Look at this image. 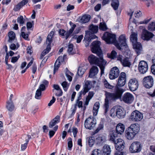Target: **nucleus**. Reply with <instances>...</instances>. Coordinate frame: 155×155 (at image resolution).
Instances as JSON below:
<instances>
[{"label": "nucleus", "instance_id": "1", "mask_svg": "<svg viewBox=\"0 0 155 155\" xmlns=\"http://www.w3.org/2000/svg\"><path fill=\"white\" fill-rule=\"evenodd\" d=\"M100 44L101 42L99 41H94L92 44L91 48L92 52L93 53L96 54L100 58H98L94 55L91 54L88 56V59L91 64L97 65L99 67L102 75L104 73V71L107 61L103 58L102 54L100 48Z\"/></svg>", "mask_w": 155, "mask_h": 155}, {"label": "nucleus", "instance_id": "2", "mask_svg": "<svg viewBox=\"0 0 155 155\" xmlns=\"http://www.w3.org/2000/svg\"><path fill=\"white\" fill-rule=\"evenodd\" d=\"M114 92L110 93L105 91V98L104 108V114H106L109 110V102H111L115 101L117 100L120 98L123 92V90L116 87L114 88Z\"/></svg>", "mask_w": 155, "mask_h": 155}, {"label": "nucleus", "instance_id": "3", "mask_svg": "<svg viewBox=\"0 0 155 155\" xmlns=\"http://www.w3.org/2000/svg\"><path fill=\"white\" fill-rule=\"evenodd\" d=\"M102 38L107 44L113 43L117 49L120 50H121V48L118 43L116 41L115 35L106 32L104 34Z\"/></svg>", "mask_w": 155, "mask_h": 155}, {"label": "nucleus", "instance_id": "4", "mask_svg": "<svg viewBox=\"0 0 155 155\" xmlns=\"http://www.w3.org/2000/svg\"><path fill=\"white\" fill-rule=\"evenodd\" d=\"M96 124V121L95 118L90 117L85 120L84 127L87 129L91 130L95 127Z\"/></svg>", "mask_w": 155, "mask_h": 155}, {"label": "nucleus", "instance_id": "5", "mask_svg": "<svg viewBox=\"0 0 155 155\" xmlns=\"http://www.w3.org/2000/svg\"><path fill=\"white\" fill-rule=\"evenodd\" d=\"M143 114L138 110H135L131 114L130 119L133 121L137 122L140 121L143 118Z\"/></svg>", "mask_w": 155, "mask_h": 155}, {"label": "nucleus", "instance_id": "6", "mask_svg": "<svg viewBox=\"0 0 155 155\" xmlns=\"http://www.w3.org/2000/svg\"><path fill=\"white\" fill-rule=\"evenodd\" d=\"M128 84L129 88L130 91H135L138 88L139 85L138 81L135 78L130 79L129 81Z\"/></svg>", "mask_w": 155, "mask_h": 155}, {"label": "nucleus", "instance_id": "7", "mask_svg": "<svg viewBox=\"0 0 155 155\" xmlns=\"http://www.w3.org/2000/svg\"><path fill=\"white\" fill-rule=\"evenodd\" d=\"M141 143L139 142L136 141L133 142L131 144L129 150L131 153H137L141 151Z\"/></svg>", "mask_w": 155, "mask_h": 155}, {"label": "nucleus", "instance_id": "8", "mask_svg": "<svg viewBox=\"0 0 155 155\" xmlns=\"http://www.w3.org/2000/svg\"><path fill=\"white\" fill-rule=\"evenodd\" d=\"M153 79L151 76L145 77L143 80V84L146 88H149L152 87L153 85Z\"/></svg>", "mask_w": 155, "mask_h": 155}, {"label": "nucleus", "instance_id": "9", "mask_svg": "<svg viewBox=\"0 0 155 155\" xmlns=\"http://www.w3.org/2000/svg\"><path fill=\"white\" fill-rule=\"evenodd\" d=\"M122 55H119L117 57V60L120 62L121 64L124 67L130 68L131 65V60L127 57L122 58Z\"/></svg>", "mask_w": 155, "mask_h": 155}, {"label": "nucleus", "instance_id": "10", "mask_svg": "<svg viewBox=\"0 0 155 155\" xmlns=\"http://www.w3.org/2000/svg\"><path fill=\"white\" fill-rule=\"evenodd\" d=\"M138 69L140 73L144 74L147 71L148 65L147 62L144 61H140L138 64Z\"/></svg>", "mask_w": 155, "mask_h": 155}, {"label": "nucleus", "instance_id": "11", "mask_svg": "<svg viewBox=\"0 0 155 155\" xmlns=\"http://www.w3.org/2000/svg\"><path fill=\"white\" fill-rule=\"evenodd\" d=\"M119 73L120 71L117 67H113L111 69L109 72V78L111 80H113L117 78L119 76Z\"/></svg>", "mask_w": 155, "mask_h": 155}, {"label": "nucleus", "instance_id": "12", "mask_svg": "<svg viewBox=\"0 0 155 155\" xmlns=\"http://www.w3.org/2000/svg\"><path fill=\"white\" fill-rule=\"evenodd\" d=\"M122 100L125 103L130 104L133 101L134 97L133 95L131 93L127 92L124 94L122 97Z\"/></svg>", "mask_w": 155, "mask_h": 155}, {"label": "nucleus", "instance_id": "13", "mask_svg": "<svg viewBox=\"0 0 155 155\" xmlns=\"http://www.w3.org/2000/svg\"><path fill=\"white\" fill-rule=\"evenodd\" d=\"M114 143L115 144V148L117 151H122L124 148L125 143L122 139H117Z\"/></svg>", "mask_w": 155, "mask_h": 155}, {"label": "nucleus", "instance_id": "14", "mask_svg": "<svg viewBox=\"0 0 155 155\" xmlns=\"http://www.w3.org/2000/svg\"><path fill=\"white\" fill-rule=\"evenodd\" d=\"M154 36L153 33L146 29H144L143 30L141 38L144 40L148 41L152 38Z\"/></svg>", "mask_w": 155, "mask_h": 155}, {"label": "nucleus", "instance_id": "15", "mask_svg": "<svg viewBox=\"0 0 155 155\" xmlns=\"http://www.w3.org/2000/svg\"><path fill=\"white\" fill-rule=\"evenodd\" d=\"M126 76L125 72H122L120 75L117 84L120 87H122L125 85L126 81Z\"/></svg>", "mask_w": 155, "mask_h": 155}, {"label": "nucleus", "instance_id": "16", "mask_svg": "<svg viewBox=\"0 0 155 155\" xmlns=\"http://www.w3.org/2000/svg\"><path fill=\"white\" fill-rule=\"evenodd\" d=\"M116 116L120 119L124 118L125 115V112L120 106H117Z\"/></svg>", "mask_w": 155, "mask_h": 155}, {"label": "nucleus", "instance_id": "17", "mask_svg": "<svg viewBox=\"0 0 155 155\" xmlns=\"http://www.w3.org/2000/svg\"><path fill=\"white\" fill-rule=\"evenodd\" d=\"M99 71L98 68L96 66H93L90 70L89 77L92 78L96 75Z\"/></svg>", "mask_w": 155, "mask_h": 155}, {"label": "nucleus", "instance_id": "18", "mask_svg": "<svg viewBox=\"0 0 155 155\" xmlns=\"http://www.w3.org/2000/svg\"><path fill=\"white\" fill-rule=\"evenodd\" d=\"M128 129L137 134L140 130L139 126L137 124H132L128 127Z\"/></svg>", "mask_w": 155, "mask_h": 155}, {"label": "nucleus", "instance_id": "19", "mask_svg": "<svg viewBox=\"0 0 155 155\" xmlns=\"http://www.w3.org/2000/svg\"><path fill=\"white\" fill-rule=\"evenodd\" d=\"M125 129L124 125L121 123H119L116 126V133L118 134H121L123 133Z\"/></svg>", "mask_w": 155, "mask_h": 155}, {"label": "nucleus", "instance_id": "20", "mask_svg": "<svg viewBox=\"0 0 155 155\" xmlns=\"http://www.w3.org/2000/svg\"><path fill=\"white\" fill-rule=\"evenodd\" d=\"M111 152L110 146L107 145H105L102 150V155H110Z\"/></svg>", "mask_w": 155, "mask_h": 155}, {"label": "nucleus", "instance_id": "21", "mask_svg": "<svg viewBox=\"0 0 155 155\" xmlns=\"http://www.w3.org/2000/svg\"><path fill=\"white\" fill-rule=\"evenodd\" d=\"M133 48L135 49V51L137 54H139L141 51L142 47L140 43L137 42L135 43L132 44Z\"/></svg>", "mask_w": 155, "mask_h": 155}, {"label": "nucleus", "instance_id": "22", "mask_svg": "<svg viewBox=\"0 0 155 155\" xmlns=\"http://www.w3.org/2000/svg\"><path fill=\"white\" fill-rule=\"evenodd\" d=\"M60 121V116H57L54 119L51 120L49 124V126L50 128H52L56 124Z\"/></svg>", "mask_w": 155, "mask_h": 155}, {"label": "nucleus", "instance_id": "23", "mask_svg": "<svg viewBox=\"0 0 155 155\" xmlns=\"http://www.w3.org/2000/svg\"><path fill=\"white\" fill-rule=\"evenodd\" d=\"M119 43H118L120 48L121 47L125 46L127 45L126 38L124 35H121L119 38Z\"/></svg>", "mask_w": 155, "mask_h": 155}, {"label": "nucleus", "instance_id": "24", "mask_svg": "<svg viewBox=\"0 0 155 155\" xmlns=\"http://www.w3.org/2000/svg\"><path fill=\"white\" fill-rule=\"evenodd\" d=\"M136 134L127 129L126 133V137L128 139L131 140L134 138Z\"/></svg>", "mask_w": 155, "mask_h": 155}, {"label": "nucleus", "instance_id": "25", "mask_svg": "<svg viewBox=\"0 0 155 155\" xmlns=\"http://www.w3.org/2000/svg\"><path fill=\"white\" fill-rule=\"evenodd\" d=\"M54 33V32L53 31H51L50 32L47 38L46 44L47 45H49L51 47V45L52 41V38L53 36Z\"/></svg>", "mask_w": 155, "mask_h": 155}, {"label": "nucleus", "instance_id": "26", "mask_svg": "<svg viewBox=\"0 0 155 155\" xmlns=\"http://www.w3.org/2000/svg\"><path fill=\"white\" fill-rule=\"evenodd\" d=\"M6 103V107L8 110L10 112L13 111L14 109L15 106L13 102H10L9 101H8Z\"/></svg>", "mask_w": 155, "mask_h": 155}, {"label": "nucleus", "instance_id": "27", "mask_svg": "<svg viewBox=\"0 0 155 155\" xmlns=\"http://www.w3.org/2000/svg\"><path fill=\"white\" fill-rule=\"evenodd\" d=\"M99 107L100 104L99 102H97L95 103L93 110V113L94 116H96L97 115Z\"/></svg>", "mask_w": 155, "mask_h": 155}, {"label": "nucleus", "instance_id": "28", "mask_svg": "<svg viewBox=\"0 0 155 155\" xmlns=\"http://www.w3.org/2000/svg\"><path fill=\"white\" fill-rule=\"evenodd\" d=\"M117 133L114 131H111L110 133V135L109 136L110 137V139L113 143L116 141L115 140L117 137Z\"/></svg>", "mask_w": 155, "mask_h": 155}, {"label": "nucleus", "instance_id": "29", "mask_svg": "<svg viewBox=\"0 0 155 155\" xmlns=\"http://www.w3.org/2000/svg\"><path fill=\"white\" fill-rule=\"evenodd\" d=\"M89 15H85L83 16L80 20V22L82 23H85L89 21L90 18Z\"/></svg>", "mask_w": 155, "mask_h": 155}, {"label": "nucleus", "instance_id": "30", "mask_svg": "<svg viewBox=\"0 0 155 155\" xmlns=\"http://www.w3.org/2000/svg\"><path fill=\"white\" fill-rule=\"evenodd\" d=\"M98 26L91 25L89 27L90 31L92 33H96L98 31Z\"/></svg>", "mask_w": 155, "mask_h": 155}, {"label": "nucleus", "instance_id": "31", "mask_svg": "<svg viewBox=\"0 0 155 155\" xmlns=\"http://www.w3.org/2000/svg\"><path fill=\"white\" fill-rule=\"evenodd\" d=\"M137 33L133 32L130 36V40L132 43H135L137 41Z\"/></svg>", "mask_w": 155, "mask_h": 155}, {"label": "nucleus", "instance_id": "32", "mask_svg": "<svg viewBox=\"0 0 155 155\" xmlns=\"http://www.w3.org/2000/svg\"><path fill=\"white\" fill-rule=\"evenodd\" d=\"M119 5V0H112L111 5L114 9L116 10L118 9Z\"/></svg>", "mask_w": 155, "mask_h": 155}, {"label": "nucleus", "instance_id": "33", "mask_svg": "<svg viewBox=\"0 0 155 155\" xmlns=\"http://www.w3.org/2000/svg\"><path fill=\"white\" fill-rule=\"evenodd\" d=\"M94 93L92 91H90L88 93L87 96L86 97L85 101L84 104L86 105L88 104L90 100L94 96Z\"/></svg>", "mask_w": 155, "mask_h": 155}, {"label": "nucleus", "instance_id": "34", "mask_svg": "<svg viewBox=\"0 0 155 155\" xmlns=\"http://www.w3.org/2000/svg\"><path fill=\"white\" fill-rule=\"evenodd\" d=\"M8 36L9 38L8 42H9L12 43L15 39V34L13 31H10L8 33Z\"/></svg>", "mask_w": 155, "mask_h": 155}, {"label": "nucleus", "instance_id": "35", "mask_svg": "<svg viewBox=\"0 0 155 155\" xmlns=\"http://www.w3.org/2000/svg\"><path fill=\"white\" fill-rule=\"evenodd\" d=\"M84 83L85 84L84 85L83 88L89 91L92 87L91 82L88 80H85Z\"/></svg>", "mask_w": 155, "mask_h": 155}, {"label": "nucleus", "instance_id": "36", "mask_svg": "<svg viewBox=\"0 0 155 155\" xmlns=\"http://www.w3.org/2000/svg\"><path fill=\"white\" fill-rule=\"evenodd\" d=\"M66 69L67 70V71L65 73L66 76L68 80L69 81H71L72 79V77L74 76V74L69 71L67 68H66Z\"/></svg>", "mask_w": 155, "mask_h": 155}, {"label": "nucleus", "instance_id": "37", "mask_svg": "<svg viewBox=\"0 0 155 155\" xmlns=\"http://www.w3.org/2000/svg\"><path fill=\"white\" fill-rule=\"evenodd\" d=\"M86 71V69L84 66L79 67L78 69L77 74L79 76L81 77Z\"/></svg>", "mask_w": 155, "mask_h": 155}, {"label": "nucleus", "instance_id": "38", "mask_svg": "<svg viewBox=\"0 0 155 155\" xmlns=\"http://www.w3.org/2000/svg\"><path fill=\"white\" fill-rule=\"evenodd\" d=\"M96 140L99 143H103L106 140V137L104 135H100L96 139Z\"/></svg>", "mask_w": 155, "mask_h": 155}, {"label": "nucleus", "instance_id": "39", "mask_svg": "<svg viewBox=\"0 0 155 155\" xmlns=\"http://www.w3.org/2000/svg\"><path fill=\"white\" fill-rule=\"evenodd\" d=\"M117 106H115L112 108L110 110V115L112 117L116 116Z\"/></svg>", "mask_w": 155, "mask_h": 155}, {"label": "nucleus", "instance_id": "40", "mask_svg": "<svg viewBox=\"0 0 155 155\" xmlns=\"http://www.w3.org/2000/svg\"><path fill=\"white\" fill-rule=\"evenodd\" d=\"M147 29L150 31H155V21L149 23L147 27Z\"/></svg>", "mask_w": 155, "mask_h": 155}, {"label": "nucleus", "instance_id": "41", "mask_svg": "<svg viewBox=\"0 0 155 155\" xmlns=\"http://www.w3.org/2000/svg\"><path fill=\"white\" fill-rule=\"evenodd\" d=\"M51 49V47H50L49 45H47L46 49H45L41 54V59L45 55L49 52Z\"/></svg>", "mask_w": 155, "mask_h": 155}, {"label": "nucleus", "instance_id": "42", "mask_svg": "<svg viewBox=\"0 0 155 155\" xmlns=\"http://www.w3.org/2000/svg\"><path fill=\"white\" fill-rule=\"evenodd\" d=\"M28 139L25 140L26 143L24 144H22L21 145V150H25L27 147V145L28 143L29 140L31 138V137L30 135H28Z\"/></svg>", "mask_w": 155, "mask_h": 155}, {"label": "nucleus", "instance_id": "43", "mask_svg": "<svg viewBox=\"0 0 155 155\" xmlns=\"http://www.w3.org/2000/svg\"><path fill=\"white\" fill-rule=\"evenodd\" d=\"M25 20L22 16L21 15L18 17L17 19V21L19 23L20 26H23L25 23Z\"/></svg>", "mask_w": 155, "mask_h": 155}, {"label": "nucleus", "instance_id": "44", "mask_svg": "<svg viewBox=\"0 0 155 155\" xmlns=\"http://www.w3.org/2000/svg\"><path fill=\"white\" fill-rule=\"evenodd\" d=\"M61 85L64 91H67L69 86L70 84L67 82L64 81L61 83Z\"/></svg>", "mask_w": 155, "mask_h": 155}, {"label": "nucleus", "instance_id": "45", "mask_svg": "<svg viewBox=\"0 0 155 155\" xmlns=\"http://www.w3.org/2000/svg\"><path fill=\"white\" fill-rule=\"evenodd\" d=\"M15 44L12 43L10 45V48L12 50L18 49L20 46L19 44L17 42H15Z\"/></svg>", "mask_w": 155, "mask_h": 155}, {"label": "nucleus", "instance_id": "46", "mask_svg": "<svg viewBox=\"0 0 155 155\" xmlns=\"http://www.w3.org/2000/svg\"><path fill=\"white\" fill-rule=\"evenodd\" d=\"M103 83L105 87L106 88L110 89H112L114 87V86L110 85L106 80L104 79L103 81Z\"/></svg>", "mask_w": 155, "mask_h": 155}, {"label": "nucleus", "instance_id": "47", "mask_svg": "<svg viewBox=\"0 0 155 155\" xmlns=\"http://www.w3.org/2000/svg\"><path fill=\"white\" fill-rule=\"evenodd\" d=\"M41 91L39 90V89H38L36 91L35 97L36 99H41Z\"/></svg>", "mask_w": 155, "mask_h": 155}, {"label": "nucleus", "instance_id": "48", "mask_svg": "<svg viewBox=\"0 0 155 155\" xmlns=\"http://www.w3.org/2000/svg\"><path fill=\"white\" fill-rule=\"evenodd\" d=\"M61 64V63H59V62H58V61H55L54 66V74L55 72L58 70Z\"/></svg>", "mask_w": 155, "mask_h": 155}, {"label": "nucleus", "instance_id": "49", "mask_svg": "<svg viewBox=\"0 0 155 155\" xmlns=\"http://www.w3.org/2000/svg\"><path fill=\"white\" fill-rule=\"evenodd\" d=\"M99 29L103 31H106L107 29V26L105 23L101 22L99 25Z\"/></svg>", "mask_w": 155, "mask_h": 155}, {"label": "nucleus", "instance_id": "50", "mask_svg": "<svg viewBox=\"0 0 155 155\" xmlns=\"http://www.w3.org/2000/svg\"><path fill=\"white\" fill-rule=\"evenodd\" d=\"M73 49V45L71 44L68 45V52L70 54H72L73 53L72 52V51Z\"/></svg>", "mask_w": 155, "mask_h": 155}, {"label": "nucleus", "instance_id": "51", "mask_svg": "<svg viewBox=\"0 0 155 155\" xmlns=\"http://www.w3.org/2000/svg\"><path fill=\"white\" fill-rule=\"evenodd\" d=\"M68 150H71L73 146L72 139L71 137H69L68 139Z\"/></svg>", "mask_w": 155, "mask_h": 155}, {"label": "nucleus", "instance_id": "52", "mask_svg": "<svg viewBox=\"0 0 155 155\" xmlns=\"http://www.w3.org/2000/svg\"><path fill=\"white\" fill-rule=\"evenodd\" d=\"M88 143L90 147H92L94 143V140L92 137L89 138L88 140Z\"/></svg>", "mask_w": 155, "mask_h": 155}, {"label": "nucleus", "instance_id": "53", "mask_svg": "<svg viewBox=\"0 0 155 155\" xmlns=\"http://www.w3.org/2000/svg\"><path fill=\"white\" fill-rule=\"evenodd\" d=\"M100 150L97 149H95L92 151L91 155H101Z\"/></svg>", "mask_w": 155, "mask_h": 155}, {"label": "nucleus", "instance_id": "54", "mask_svg": "<svg viewBox=\"0 0 155 155\" xmlns=\"http://www.w3.org/2000/svg\"><path fill=\"white\" fill-rule=\"evenodd\" d=\"M116 54V52L114 51H113L111 52V54L109 55H108V56L109 58L112 59H114L115 58Z\"/></svg>", "mask_w": 155, "mask_h": 155}, {"label": "nucleus", "instance_id": "55", "mask_svg": "<svg viewBox=\"0 0 155 155\" xmlns=\"http://www.w3.org/2000/svg\"><path fill=\"white\" fill-rule=\"evenodd\" d=\"M83 35H81L78 37L77 36H75L74 37V38L77 39V42L79 43L81 42V40H82L83 38Z\"/></svg>", "mask_w": 155, "mask_h": 155}, {"label": "nucleus", "instance_id": "56", "mask_svg": "<svg viewBox=\"0 0 155 155\" xmlns=\"http://www.w3.org/2000/svg\"><path fill=\"white\" fill-rule=\"evenodd\" d=\"M83 104V102L81 101H76V104H75L74 107H77V106H78L79 108L82 107Z\"/></svg>", "mask_w": 155, "mask_h": 155}, {"label": "nucleus", "instance_id": "57", "mask_svg": "<svg viewBox=\"0 0 155 155\" xmlns=\"http://www.w3.org/2000/svg\"><path fill=\"white\" fill-rule=\"evenodd\" d=\"M21 35L23 38L27 40H29L28 38V34H25L24 32H23L21 33Z\"/></svg>", "mask_w": 155, "mask_h": 155}, {"label": "nucleus", "instance_id": "58", "mask_svg": "<svg viewBox=\"0 0 155 155\" xmlns=\"http://www.w3.org/2000/svg\"><path fill=\"white\" fill-rule=\"evenodd\" d=\"M134 15H135V17L136 18H138L140 17L142 15V12L140 11H136Z\"/></svg>", "mask_w": 155, "mask_h": 155}, {"label": "nucleus", "instance_id": "59", "mask_svg": "<svg viewBox=\"0 0 155 155\" xmlns=\"http://www.w3.org/2000/svg\"><path fill=\"white\" fill-rule=\"evenodd\" d=\"M22 7L21 5L19 3H18V4L15 6L13 8V10L15 12L19 10Z\"/></svg>", "mask_w": 155, "mask_h": 155}, {"label": "nucleus", "instance_id": "60", "mask_svg": "<svg viewBox=\"0 0 155 155\" xmlns=\"http://www.w3.org/2000/svg\"><path fill=\"white\" fill-rule=\"evenodd\" d=\"M143 2H145L147 7L150 6V5L152 3V0H142Z\"/></svg>", "mask_w": 155, "mask_h": 155}, {"label": "nucleus", "instance_id": "61", "mask_svg": "<svg viewBox=\"0 0 155 155\" xmlns=\"http://www.w3.org/2000/svg\"><path fill=\"white\" fill-rule=\"evenodd\" d=\"M72 132L73 133L74 137H76L77 136V134L78 132V129L75 127H73L72 129Z\"/></svg>", "mask_w": 155, "mask_h": 155}, {"label": "nucleus", "instance_id": "62", "mask_svg": "<svg viewBox=\"0 0 155 155\" xmlns=\"http://www.w3.org/2000/svg\"><path fill=\"white\" fill-rule=\"evenodd\" d=\"M20 57L19 55H18L17 57H13L12 58L11 62L15 63L16 62Z\"/></svg>", "mask_w": 155, "mask_h": 155}, {"label": "nucleus", "instance_id": "63", "mask_svg": "<svg viewBox=\"0 0 155 155\" xmlns=\"http://www.w3.org/2000/svg\"><path fill=\"white\" fill-rule=\"evenodd\" d=\"M88 90L86 89H85V88H83V90H82L79 93L81 94V95H84L86 94L87 93L88 91Z\"/></svg>", "mask_w": 155, "mask_h": 155}, {"label": "nucleus", "instance_id": "64", "mask_svg": "<svg viewBox=\"0 0 155 155\" xmlns=\"http://www.w3.org/2000/svg\"><path fill=\"white\" fill-rule=\"evenodd\" d=\"M103 125L102 124H100L99 125L95 131V132L96 133H97L100 130L103 129Z\"/></svg>", "mask_w": 155, "mask_h": 155}]
</instances>
